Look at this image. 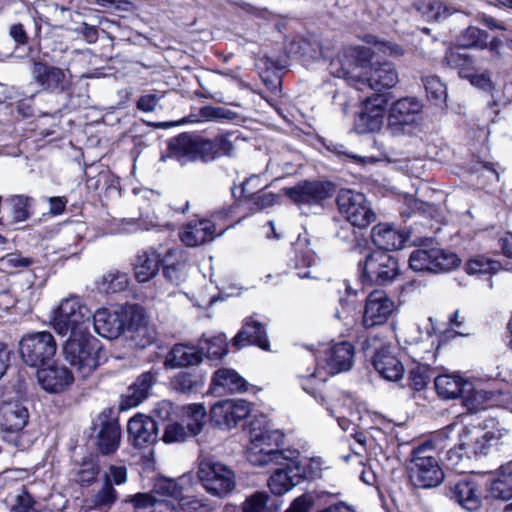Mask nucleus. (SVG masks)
<instances>
[{"label":"nucleus","mask_w":512,"mask_h":512,"mask_svg":"<svg viewBox=\"0 0 512 512\" xmlns=\"http://www.w3.org/2000/svg\"><path fill=\"white\" fill-rule=\"evenodd\" d=\"M295 256L292 259V267L300 279L314 278L310 270L317 262L315 253L306 247L305 242L298 240L294 245Z\"/></svg>","instance_id":"nucleus-41"},{"label":"nucleus","mask_w":512,"mask_h":512,"mask_svg":"<svg viewBox=\"0 0 512 512\" xmlns=\"http://www.w3.org/2000/svg\"><path fill=\"white\" fill-rule=\"evenodd\" d=\"M216 235L215 223L209 219L193 220L185 224L180 232V240L188 247H197L212 241Z\"/></svg>","instance_id":"nucleus-26"},{"label":"nucleus","mask_w":512,"mask_h":512,"mask_svg":"<svg viewBox=\"0 0 512 512\" xmlns=\"http://www.w3.org/2000/svg\"><path fill=\"white\" fill-rule=\"evenodd\" d=\"M203 361L200 348L187 343L175 344L165 356L163 366L166 369H176L198 365Z\"/></svg>","instance_id":"nucleus-28"},{"label":"nucleus","mask_w":512,"mask_h":512,"mask_svg":"<svg viewBox=\"0 0 512 512\" xmlns=\"http://www.w3.org/2000/svg\"><path fill=\"white\" fill-rule=\"evenodd\" d=\"M197 474L202 486L211 495L225 497L236 487L234 471L221 462L211 459L202 460Z\"/></svg>","instance_id":"nucleus-6"},{"label":"nucleus","mask_w":512,"mask_h":512,"mask_svg":"<svg viewBox=\"0 0 512 512\" xmlns=\"http://www.w3.org/2000/svg\"><path fill=\"white\" fill-rule=\"evenodd\" d=\"M33 201L32 197L25 195H13L8 199L13 222H23L31 216Z\"/></svg>","instance_id":"nucleus-51"},{"label":"nucleus","mask_w":512,"mask_h":512,"mask_svg":"<svg viewBox=\"0 0 512 512\" xmlns=\"http://www.w3.org/2000/svg\"><path fill=\"white\" fill-rule=\"evenodd\" d=\"M69 70L52 66L44 60L32 59L31 78L42 91L60 94L70 86Z\"/></svg>","instance_id":"nucleus-15"},{"label":"nucleus","mask_w":512,"mask_h":512,"mask_svg":"<svg viewBox=\"0 0 512 512\" xmlns=\"http://www.w3.org/2000/svg\"><path fill=\"white\" fill-rule=\"evenodd\" d=\"M394 309V302L382 290L371 292L366 300L362 323L371 328L384 324Z\"/></svg>","instance_id":"nucleus-19"},{"label":"nucleus","mask_w":512,"mask_h":512,"mask_svg":"<svg viewBox=\"0 0 512 512\" xmlns=\"http://www.w3.org/2000/svg\"><path fill=\"white\" fill-rule=\"evenodd\" d=\"M327 411L338 421L340 427L344 430L348 429L350 423H356L361 419L360 410L354 399L347 393L335 392L329 396V400L325 403Z\"/></svg>","instance_id":"nucleus-21"},{"label":"nucleus","mask_w":512,"mask_h":512,"mask_svg":"<svg viewBox=\"0 0 512 512\" xmlns=\"http://www.w3.org/2000/svg\"><path fill=\"white\" fill-rule=\"evenodd\" d=\"M247 460L254 466H267L285 460L288 450H279L283 444V434L271 429L265 420L250 423Z\"/></svg>","instance_id":"nucleus-2"},{"label":"nucleus","mask_w":512,"mask_h":512,"mask_svg":"<svg viewBox=\"0 0 512 512\" xmlns=\"http://www.w3.org/2000/svg\"><path fill=\"white\" fill-rule=\"evenodd\" d=\"M251 411V403L244 399H225L211 407L210 419L217 427L230 430L247 418Z\"/></svg>","instance_id":"nucleus-16"},{"label":"nucleus","mask_w":512,"mask_h":512,"mask_svg":"<svg viewBox=\"0 0 512 512\" xmlns=\"http://www.w3.org/2000/svg\"><path fill=\"white\" fill-rule=\"evenodd\" d=\"M99 466L92 460L83 461L76 473V481L82 486H89L96 480Z\"/></svg>","instance_id":"nucleus-58"},{"label":"nucleus","mask_w":512,"mask_h":512,"mask_svg":"<svg viewBox=\"0 0 512 512\" xmlns=\"http://www.w3.org/2000/svg\"><path fill=\"white\" fill-rule=\"evenodd\" d=\"M233 345L238 349L247 345H257L263 350H269L270 346L264 325L253 318L245 320L233 339Z\"/></svg>","instance_id":"nucleus-29"},{"label":"nucleus","mask_w":512,"mask_h":512,"mask_svg":"<svg viewBox=\"0 0 512 512\" xmlns=\"http://www.w3.org/2000/svg\"><path fill=\"white\" fill-rule=\"evenodd\" d=\"M462 445H466L468 452L477 455L488 453L491 440L487 433L482 434L479 430H469L466 427L461 428Z\"/></svg>","instance_id":"nucleus-45"},{"label":"nucleus","mask_w":512,"mask_h":512,"mask_svg":"<svg viewBox=\"0 0 512 512\" xmlns=\"http://www.w3.org/2000/svg\"><path fill=\"white\" fill-rule=\"evenodd\" d=\"M456 254L444 251L438 247L423 246L414 250L409 257V265L415 271L438 273L448 271L458 266Z\"/></svg>","instance_id":"nucleus-11"},{"label":"nucleus","mask_w":512,"mask_h":512,"mask_svg":"<svg viewBox=\"0 0 512 512\" xmlns=\"http://www.w3.org/2000/svg\"><path fill=\"white\" fill-rule=\"evenodd\" d=\"M158 425L150 416L137 414L128 422V438L136 448H145L157 442Z\"/></svg>","instance_id":"nucleus-23"},{"label":"nucleus","mask_w":512,"mask_h":512,"mask_svg":"<svg viewBox=\"0 0 512 512\" xmlns=\"http://www.w3.org/2000/svg\"><path fill=\"white\" fill-rule=\"evenodd\" d=\"M333 193V185L322 181H305L286 190V195L299 208L305 206H321Z\"/></svg>","instance_id":"nucleus-17"},{"label":"nucleus","mask_w":512,"mask_h":512,"mask_svg":"<svg viewBox=\"0 0 512 512\" xmlns=\"http://www.w3.org/2000/svg\"><path fill=\"white\" fill-rule=\"evenodd\" d=\"M240 137L235 132H226L213 139L204 138L207 163L220 157H232Z\"/></svg>","instance_id":"nucleus-32"},{"label":"nucleus","mask_w":512,"mask_h":512,"mask_svg":"<svg viewBox=\"0 0 512 512\" xmlns=\"http://www.w3.org/2000/svg\"><path fill=\"white\" fill-rule=\"evenodd\" d=\"M413 8L427 21H438L455 12L453 7L444 5L440 0H415Z\"/></svg>","instance_id":"nucleus-43"},{"label":"nucleus","mask_w":512,"mask_h":512,"mask_svg":"<svg viewBox=\"0 0 512 512\" xmlns=\"http://www.w3.org/2000/svg\"><path fill=\"white\" fill-rule=\"evenodd\" d=\"M205 378L200 372L182 371L171 380L174 390L183 394H189L200 390L204 386Z\"/></svg>","instance_id":"nucleus-44"},{"label":"nucleus","mask_w":512,"mask_h":512,"mask_svg":"<svg viewBox=\"0 0 512 512\" xmlns=\"http://www.w3.org/2000/svg\"><path fill=\"white\" fill-rule=\"evenodd\" d=\"M253 182H260L258 176H252L242 184V194L246 201L250 202L256 210H262L275 203V196L272 193H262L261 191H252L249 186Z\"/></svg>","instance_id":"nucleus-47"},{"label":"nucleus","mask_w":512,"mask_h":512,"mask_svg":"<svg viewBox=\"0 0 512 512\" xmlns=\"http://www.w3.org/2000/svg\"><path fill=\"white\" fill-rule=\"evenodd\" d=\"M183 412L187 418V425L185 426L190 436H197L200 434L205 425V418L207 415L206 408L201 403H192L183 407Z\"/></svg>","instance_id":"nucleus-46"},{"label":"nucleus","mask_w":512,"mask_h":512,"mask_svg":"<svg viewBox=\"0 0 512 512\" xmlns=\"http://www.w3.org/2000/svg\"><path fill=\"white\" fill-rule=\"evenodd\" d=\"M199 345L202 352L206 350L207 357L210 359H220L228 352L227 340L224 335L201 339Z\"/></svg>","instance_id":"nucleus-53"},{"label":"nucleus","mask_w":512,"mask_h":512,"mask_svg":"<svg viewBox=\"0 0 512 512\" xmlns=\"http://www.w3.org/2000/svg\"><path fill=\"white\" fill-rule=\"evenodd\" d=\"M500 268L501 264L498 261L491 260L484 256H476L467 261L465 265V269L470 275L495 273L499 271Z\"/></svg>","instance_id":"nucleus-55"},{"label":"nucleus","mask_w":512,"mask_h":512,"mask_svg":"<svg viewBox=\"0 0 512 512\" xmlns=\"http://www.w3.org/2000/svg\"><path fill=\"white\" fill-rule=\"evenodd\" d=\"M340 214L353 227L366 228L376 219V215L364 194L349 189H342L337 195Z\"/></svg>","instance_id":"nucleus-8"},{"label":"nucleus","mask_w":512,"mask_h":512,"mask_svg":"<svg viewBox=\"0 0 512 512\" xmlns=\"http://www.w3.org/2000/svg\"><path fill=\"white\" fill-rule=\"evenodd\" d=\"M166 157L176 160L181 166L198 161L207 163L204 138L197 134L182 133L170 139Z\"/></svg>","instance_id":"nucleus-14"},{"label":"nucleus","mask_w":512,"mask_h":512,"mask_svg":"<svg viewBox=\"0 0 512 512\" xmlns=\"http://www.w3.org/2000/svg\"><path fill=\"white\" fill-rule=\"evenodd\" d=\"M29 422V411L19 400L3 401L0 404V430L3 439L17 448L23 449L22 431Z\"/></svg>","instance_id":"nucleus-7"},{"label":"nucleus","mask_w":512,"mask_h":512,"mask_svg":"<svg viewBox=\"0 0 512 512\" xmlns=\"http://www.w3.org/2000/svg\"><path fill=\"white\" fill-rule=\"evenodd\" d=\"M373 365L375 370L388 381H398L404 375L402 362L386 348L376 352Z\"/></svg>","instance_id":"nucleus-35"},{"label":"nucleus","mask_w":512,"mask_h":512,"mask_svg":"<svg viewBox=\"0 0 512 512\" xmlns=\"http://www.w3.org/2000/svg\"><path fill=\"white\" fill-rule=\"evenodd\" d=\"M422 82L430 100L435 101L436 104L444 103L446 101L448 96L447 88L439 77L435 75L425 76L423 77Z\"/></svg>","instance_id":"nucleus-54"},{"label":"nucleus","mask_w":512,"mask_h":512,"mask_svg":"<svg viewBox=\"0 0 512 512\" xmlns=\"http://www.w3.org/2000/svg\"><path fill=\"white\" fill-rule=\"evenodd\" d=\"M298 451H289L285 460L272 464L276 467L271 475L268 485L275 495H283L298 485L303 478V469L299 461Z\"/></svg>","instance_id":"nucleus-13"},{"label":"nucleus","mask_w":512,"mask_h":512,"mask_svg":"<svg viewBox=\"0 0 512 512\" xmlns=\"http://www.w3.org/2000/svg\"><path fill=\"white\" fill-rule=\"evenodd\" d=\"M485 33L477 27H468L461 36L460 45L466 48L480 45Z\"/></svg>","instance_id":"nucleus-61"},{"label":"nucleus","mask_w":512,"mask_h":512,"mask_svg":"<svg viewBox=\"0 0 512 512\" xmlns=\"http://www.w3.org/2000/svg\"><path fill=\"white\" fill-rule=\"evenodd\" d=\"M96 425L99 431L96 436V445L103 455L113 454L121 442V428L116 418L110 412H102L97 419Z\"/></svg>","instance_id":"nucleus-22"},{"label":"nucleus","mask_w":512,"mask_h":512,"mask_svg":"<svg viewBox=\"0 0 512 512\" xmlns=\"http://www.w3.org/2000/svg\"><path fill=\"white\" fill-rule=\"evenodd\" d=\"M445 60L448 65L460 68L459 75L462 78L469 80L473 86L483 90L493 89V82L488 73L468 72L463 68V66L468 62L466 55L451 50L446 53Z\"/></svg>","instance_id":"nucleus-38"},{"label":"nucleus","mask_w":512,"mask_h":512,"mask_svg":"<svg viewBox=\"0 0 512 512\" xmlns=\"http://www.w3.org/2000/svg\"><path fill=\"white\" fill-rule=\"evenodd\" d=\"M34 505L33 497L27 491H23L16 497L11 512H37Z\"/></svg>","instance_id":"nucleus-62"},{"label":"nucleus","mask_w":512,"mask_h":512,"mask_svg":"<svg viewBox=\"0 0 512 512\" xmlns=\"http://www.w3.org/2000/svg\"><path fill=\"white\" fill-rule=\"evenodd\" d=\"M354 355L355 349L350 342H339L328 350L326 365L321 369L327 376L346 372L352 368Z\"/></svg>","instance_id":"nucleus-25"},{"label":"nucleus","mask_w":512,"mask_h":512,"mask_svg":"<svg viewBox=\"0 0 512 512\" xmlns=\"http://www.w3.org/2000/svg\"><path fill=\"white\" fill-rule=\"evenodd\" d=\"M128 286L126 273L115 270L104 274L99 282V289L106 293H117L124 291Z\"/></svg>","instance_id":"nucleus-52"},{"label":"nucleus","mask_w":512,"mask_h":512,"mask_svg":"<svg viewBox=\"0 0 512 512\" xmlns=\"http://www.w3.org/2000/svg\"><path fill=\"white\" fill-rule=\"evenodd\" d=\"M412 365L408 373L409 385L416 391L424 389L431 378V363L435 361V354L426 351L424 356L418 357L416 351H412Z\"/></svg>","instance_id":"nucleus-30"},{"label":"nucleus","mask_w":512,"mask_h":512,"mask_svg":"<svg viewBox=\"0 0 512 512\" xmlns=\"http://www.w3.org/2000/svg\"><path fill=\"white\" fill-rule=\"evenodd\" d=\"M188 437H190V434L186 427L183 424L175 422L166 426L162 439L165 443H176L183 442Z\"/></svg>","instance_id":"nucleus-59"},{"label":"nucleus","mask_w":512,"mask_h":512,"mask_svg":"<svg viewBox=\"0 0 512 512\" xmlns=\"http://www.w3.org/2000/svg\"><path fill=\"white\" fill-rule=\"evenodd\" d=\"M164 276L174 285H179L187 279L188 264L184 252L180 248L170 249L164 259Z\"/></svg>","instance_id":"nucleus-34"},{"label":"nucleus","mask_w":512,"mask_h":512,"mask_svg":"<svg viewBox=\"0 0 512 512\" xmlns=\"http://www.w3.org/2000/svg\"><path fill=\"white\" fill-rule=\"evenodd\" d=\"M422 109V102L415 97L397 100L389 111L388 130L395 136L408 133L420 121Z\"/></svg>","instance_id":"nucleus-12"},{"label":"nucleus","mask_w":512,"mask_h":512,"mask_svg":"<svg viewBox=\"0 0 512 512\" xmlns=\"http://www.w3.org/2000/svg\"><path fill=\"white\" fill-rule=\"evenodd\" d=\"M155 379L156 376L151 371L142 373L136 381L129 386L127 393L123 396L120 404L121 409L137 407L146 400Z\"/></svg>","instance_id":"nucleus-33"},{"label":"nucleus","mask_w":512,"mask_h":512,"mask_svg":"<svg viewBox=\"0 0 512 512\" xmlns=\"http://www.w3.org/2000/svg\"><path fill=\"white\" fill-rule=\"evenodd\" d=\"M184 478L178 480L169 478H158L153 486V491L159 495L169 497L178 503L183 499L182 482Z\"/></svg>","instance_id":"nucleus-50"},{"label":"nucleus","mask_w":512,"mask_h":512,"mask_svg":"<svg viewBox=\"0 0 512 512\" xmlns=\"http://www.w3.org/2000/svg\"><path fill=\"white\" fill-rule=\"evenodd\" d=\"M179 505L182 509H184L187 512H210L211 506L200 499H196L193 497H186L183 496V499L181 502H179Z\"/></svg>","instance_id":"nucleus-63"},{"label":"nucleus","mask_w":512,"mask_h":512,"mask_svg":"<svg viewBox=\"0 0 512 512\" xmlns=\"http://www.w3.org/2000/svg\"><path fill=\"white\" fill-rule=\"evenodd\" d=\"M373 43V49L368 47H359L356 49L360 66L365 68L363 73H356L345 67L337 68L336 63H332L331 66L334 75L347 80L348 83L357 90L363 91L369 89L380 94L393 88L398 83V72L395 66L390 62H376L372 63L369 67H365L364 63L370 62L373 54L376 52H381L392 57H400L404 55V49L398 44L387 41L375 40Z\"/></svg>","instance_id":"nucleus-1"},{"label":"nucleus","mask_w":512,"mask_h":512,"mask_svg":"<svg viewBox=\"0 0 512 512\" xmlns=\"http://www.w3.org/2000/svg\"><path fill=\"white\" fill-rule=\"evenodd\" d=\"M118 498L117 491L107 481H104L101 488L92 496L90 508L100 512H108Z\"/></svg>","instance_id":"nucleus-48"},{"label":"nucleus","mask_w":512,"mask_h":512,"mask_svg":"<svg viewBox=\"0 0 512 512\" xmlns=\"http://www.w3.org/2000/svg\"><path fill=\"white\" fill-rule=\"evenodd\" d=\"M469 452L466 445H462V432L459 433L458 446L450 448L446 452L444 459L445 465L450 469H457L465 458H469Z\"/></svg>","instance_id":"nucleus-56"},{"label":"nucleus","mask_w":512,"mask_h":512,"mask_svg":"<svg viewBox=\"0 0 512 512\" xmlns=\"http://www.w3.org/2000/svg\"><path fill=\"white\" fill-rule=\"evenodd\" d=\"M163 262L160 254L153 248L141 251L135 260L134 271L138 282L145 283L157 275L160 263Z\"/></svg>","instance_id":"nucleus-37"},{"label":"nucleus","mask_w":512,"mask_h":512,"mask_svg":"<svg viewBox=\"0 0 512 512\" xmlns=\"http://www.w3.org/2000/svg\"><path fill=\"white\" fill-rule=\"evenodd\" d=\"M373 243L382 251L401 249L405 236L388 224H378L371 231Z\"/></svg>","instance_id":"nucleus-40"},{"label":"nucleus","mask_w":512,"mask_h":512,"mask_svg":"<svg viewBox=\"0 0 512 512\" xmlns=\"http://www.w3.org/2000/svg\"><path fill=\"white\" fill-rule=\"evenodd\" d=\"M127 502L131 503L136 510L147 509L157 505H162L163 501L156 499L150 493H137L127 499Z\"/></svg>","instance_id":"nucleus-60"},{"label":"nucleus","mask_w":512,"mask_h":512,"mask_svg":"<svg viewBox=\"0 0 512 512\" xmlns=\"http://www.w3.org/2000/svg\"><path fill=\"white\" fill-rule=\"evenodd\" d=\"M327 377L324 371L320 367H317L310 375L303 376L301 381L303 390L313 396L322 405L325 403V397L322 395L321 389Z\"/></svg>","instance_id":"nucleus-49"},{"label":"nucleus","mask_w":512,"mask_h":512,"mask_svg":"<svg viewBox=\"0 0 512 512\" xmlns=\"http://www.w3.org/2000/svg\"><path fill=\"white\" fill-rule=\"evenodd\" d=\"M211 387L214 391L243 393L248 390L249 384L235 370L220 368L213 374Z\"/></svg>","instance_id":"nucleus-36"},{"label":"nucleus","mask_w":512,"mask_h":512,"mask_svg":"<svg viewBox=\"0 0 512 512\" xmlns=\"http://www.w3.org/2000/svg\"><path fill=\"white\" fill-rule=\"evenodd\" d=\"M128 319L127 308L114 311L98 309L93 315L94 330L101 337L114 339L124 331Z\"/></svg>","instance_id":"nucleus-20"},{"label":"nucleus","mask_w":512,"mask_h":512,"mask_svg":"<svg viewBox=\"0 0 512 512\" xmlns=\"http://www.w3.org/2000/svg\"><path fill=\"white\" fill-rule=\"evenodd\" d=\"M434 386L439 397L449 400L461 397L471 383L459 375L443 374L435 378Z\"/></svg>","instance_id":"nucleus-39"},{"label":"nucleus","mask_w":512,"mask_h":512,"mask_svg":"<svg viewBox=\"0 0 512 512\" xmlns=\"http://www.w3.org/2000/svg\"><path fill=\"white\" fill-rule=\"evenodd\" d=\"M450 497L462 508L476 511L481 506L480 486L472 477H464L450 485Z\"/></svg>","instance_id":"nucleus-24"},{"label":"nucleus","mask_w":512,"mask_h":512,"mask_svg":"<svg viewBox=\"0 0 512 512\" xmlns=\"http://www.w3.org/2000/svg\"><path fill=\"white\" fill-rule=\"evenodd\" d=\"M385 108L382 104H373L366 101L363 110L356 117L354 128L359 134L373 133L383 125Z\"/></svg>","instance_id":"nucleus-31"},{"label":"nucleus","mask_w":512,"mask_h":512,"mask_svg":"<svg viewBox=\"0 0 512 512\" xmlns=\"http://www.w3.org/2000/svg\"><path fill=\"white\" fill-rule=\"evenodd\" d=\"M269 496L264 492H255L241 504V512H269L267 502Z\"/></svg>","instance_id":"nucleus-57"},{"label":"nucleus","mask_w":512,"mask_h":512,"mask_svg":"<svg viewBox=\"0 0 512 512\" xmlns=\"http://www.w3.org/2000/svg\"><path fill=\"white\" fill-rule=\"evenodd\" d=\"M19 346L23 361L31 367L44 365L54 357L57 350L53 335L47 331L23 336Z\"/></svg>","instance_id":"nucleus-10"},{"label":"nucleus","mask_w":512,"mask_h":512,"mask_svg":"<svg viewBox=\"0 0 512 512\" xmlns=\"http://www.w3.org/2000/svg\"><path fill=\"white\" fill-rule=\"evenodd\" d=\"M490 495L499 500L512 498V465L502 466L489 485Z\"/></svg>","instance_id":"nucleus-42"},{"label":"nucleus","mask_w":512,"mask_h":512,"mask_svg":"<svg viewBox=\"0 0 512 512\" xmlns=\"http://www.w3.org/2000/svg\"><path fill=\"white\" fill-rule=\"evenodd\" d=\"M127 331L130 340L136 347L146 348L153 344L157 338V331L150 323L142 307L132 305L127 307Z\"/></svg>","instance_id":"nucleus-18"},{"label":"nucleus","mask_w":512,"mask_h":512,"mask_svg":"<svg viewBox=\"0 0 512 512\" xmlns=\"http://www.w3.org/2000/svg\"><path fill=\"white\" fill-rule=\"evenodd\" d=\"M37 379L45 391L60 393L73 383L74 376L65 366H51L38 370Z\"/></svg>","instance_id":"nucleus-27"},{"label":"nucleus","mask_w":512,"mask_h":512,"mask_svg":"<svg viewBox=\"0 0 512 512\" xmlns=\"http://www.w3.org/2000/svg\"><path fill=\"white\" fill-rule=\"evenodd\" d=\"M432 442L426 441L412 451L410 480L419 488L438 486L444 479V473L435 456Z\"/></svg>","instance_id":"nucleus-5"},{"label":"nucleus","mask_w":512,"mask_h":512,"mask_svg":"<svg viewBox=\"0 0 512 512\" xmlns=\"http://www.w3.org/2000/svg\"><path fill=\"white\" fill-rule=\"evenodd\" d=\"M358 266L363 282L379 285L391 282L399 271L397 259L382 250L371 252Z\"/></svg>","instance_id":"nucleus-9"},{"label":"nucleus","mask_w":512,"mask_h":512,"mask_svg":"<svg viewBox=\"0 0 512 512\" xmlns=\"http://www.w3.org/2000/svg\"><path fill=\"white\" fill-rule=\"evenodd\" d=\"M101 347L87 333L70 335L63 347L65 360L82 379L89 377L100 364Z\"/></svg>","instance_id":"nucleus-3"},{"label":"nucleus","mask_w":512,"mask_h":512,"mask_svg":"<svg viewBox=\"0 0 512 512\" xmlns=\"http://www.w3.org/2000/svg\"><path fill=\"white\" fill-rule=\"evenodd\" d=\"M90 316L91 311L83 300L77 295H69L61 300L54 311L52 326L59 335L69 333L77 336L85 333Z\"/></svg>","instance_id":"nucleus-4"},{"label":"nucleus","mask_w":512,"mask_h":512,"mask_svg":"<svg viewBox=\"0 0 512 512\" xmlns=\"http://www.w3.org/2000/svg\"><path fill=\"white\" fill-rule=\"evenodd\" d=\"M110 485H121L127 481V469L125 466H115L112 465L109 467L108 473L104 475V481H107Z\"/></svg>","instance_id":"nucleus-64"}]
</instances>
